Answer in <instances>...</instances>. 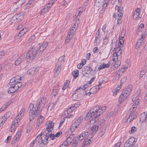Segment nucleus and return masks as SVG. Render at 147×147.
Instances as JSON below:
<instances>
[{
	"label": "nucleus",
	"mask_w": 147,
	"mask_h": 147,
	"mask_svg": "<svg viewBox=\"0 0 147 147\" xmlns=\"http://www.w3.org/2000/svg\"><path fill=\"white\" fill-rule=\"evenodd\" d=\"M55 105L54 103L52 102L49 104V107L48 108V110L51 111L54 107Z\"/></svg>",
	"instance_id": "nucleus-39"
},
{
	"label": "nucleus",
	"mask_w": 147,
	"mask_h": 147,
	"mask_svg": "<svg viewBox=\"0 0 147 147\" xmlns=\"http://www.w3.org/2000/svg\"><path fill=\"white\" fill-rule=\"evenodd\" d=\"M98 128V126L97 125H94L92 127L91 130L93 134L95 133L97 131Z\"/></svg>",
	"instance_id": "nucleus-31"
},
{
	"label": "nucleus",
	"mask_w": 147,
	"mask_h": 147,
	"mask_svg": "<svg viewBox=\"0 0 147 147\" xmlns=\"http://www.w3.org/2000/svg\"><path fill=\"white\" fill-rule=\"evenodd\" d=\"M144 25L143 24H141L139 28V30L140 31H141L143 29V28L144 27Z\"/></svg>",
	"instance_id": "nucleus-62"
},
{
	"label": "nucleus",
	"mask_w": 147,
	"mask_h": 147,
	"mask_svg": "<svg viewBox=\"0 0 147 147\" xmlns=\"http://www.w3.org/2000/svg\"><path fill=\"white\" fill-rule=\"evenodd\" d=\"M129 115H127L126 118L127 119V122L130 123L132 120L137 117L136 112H129Z\"/></svg>",
	"instance_id": "nucleus-9"
},
{
	"label": "nucleus",
	"mask_w": 147,
	"mask_h": 147,
	"mask_svg": "<svg viewBox=\"0 0 147 147\" xmlns=\"http://www.w3.org/2000/svg\"><path fill=\"white\" fill-rule=\"evenodd\" d=\"M74 138L75 136L74 134L71 135L69 136L67 138L66 140L67 141V142L70 144L73 141Z\"/></svg>",
	"instance_id": "nucleus-23"
},
{
	"label": "nucleus",
	"mask_w": 147,
	"mask_h": 147,
	"mask_svg": "<svg viewBox=\"0 0 147 147\" xmlns=\"http://www.w3.org/2000/svg\"><path fill=\"white\" fill-rule=\"evenodd\" d=\"M91 141L90 139L87 138L85 139L83 142V144L85 145H88L91 142Z\"/></svg>",
	"instance_id": "nucleus-35"
},
{
	"label": "nucleus",
	"mask_w": 147,
	"mask_h": 147,
	"mask_svg": "<svg viewBox=\"0 0 147 147\" xmlns=\"http://www.w3.org/2000/svg\"><path fill=\"white\" fill-rule=\"evenodd\" d=\"M81 91L79 94V97H81L82 96L85 95V94H86V90L83 88V89H81Z\"/></svg>",
	"instance_id": "nucleus-32"
},
{
	"label": "nucleus",
	"mask_w": 147,
	"mask_h": 147,
	"mask_svg": "<svg viewBox=\"0 0 147 147\" xmlns=\"http://www.w3.org/2000/svg\"><path fill=\"white\" fill-rule=\"evenodd\" d=\"M72 38V36H67V37L65 39V44H67L68 42H69L71 39Z\"/></svg>",
	"instance_id": "nucleus-42"
},
{
	"label": "nucleus",
	"mask_w": 147,
	"mask_h": 147,
	"mask_svg": "<svg viewBox=\"0 0 147 147\" xmlns=\"http://www.w3.org/2000/svg\"><path fill=\"white\" fill-rule=\"evenodd\" d=\"M144 38H145V36H143L142 34L141 37V38L138 40L136 45L137 48H139L140 46L143 44V40Z\"/></svg>",
	"instance_id": "nucleus-18"
},
{
	"label": "nucleus",
	"mask_w": 147,
	"mask_h": 147,
	"mask_svg": "<svg viewBox=\"0 0 147 147\" xmlns=\"http://www.w3.org/2000/svg\"><path fill=\"white\" fill-rule=\"evenodd\" d=\"M47 134V136H49V137H50L51 140H54L55 138V135L52 134Z\"/></svg>",
	"instance_id": "nucleus-41"
},
{
	"label": "nucleus",
	"mask_w": 147,
	"mask_h": 147,
	"mask_svg": "<svg viewBox=\"0 0 147 147\" xmlns=\"http://www.w3.org/2000/svg\"><path fill=\"white\" fill-rule=\"evenodd\" d=\"M15 87L14 86H12L9 88L8 90L7 91L8 93L11 94L13 93L17 90L15 88Z\"/></svg>",
	"instance_id": "nucleus-25"
},
{
	"label": "nucleus",
	"mask_w": 147,
	"mask_h": 147,
	"mask_svg": "<svg viewBox=\"0 0 147 147\" xmlns=\"http://www.w3.org/2000/svg\"><path fill=\"white\" fill-rule=\"evenodd\" d=\"M5 53L4 51H1L0 52V59L5 55Z\"/></svg>",
	"instance_id": "nucleus-52"
},
{
	"label": "nucleus",
	"mask_w": 147,
	"mask_h": 147,
	"mask_svg": "<svg viewBox=\"0 0 147 147\" xmlns=\"http://www.w3.org/2000/svg\"><path fill=\"white\" fill-rule=\"evenodd\" d=\"M111 50L112 51H113L115 50V48L114 47H115L116 46V44L115 43H112L111 44Z\"/></svg>",
	"instance_id": "nucleus-47"
},
{
	"label": "nucleus",
	"mask_w": 147,
	"mask_h": 147,
	"mask_svg": "<svg viewBox=\"0 0 147 147\" xmlns=\"http://www.w3.org/2000/svg\"><path fill=\"white\" fill-rule=\"evenodd\" d=\"M35 39V36H31L28 40L26 46L31 45L28 52L26 53L25 60L27 62L32 61L38 54H41L42 52L47 47L48 44L47 42H44L41 45L37 42H33Z\"/></svg>",
	"instance_id": "nucleus-1"
},
{
	"label": "nucleus",
	"mask_w": 147,
	"mask_h": 147,
	"mask_svg": "<svg viewBox=\"0 0 147 147\" xmlns=\"http://www.w3.org/2000/svg\"><path fill=\"white\" fill-rule=\"evenodd\" d=\"M80 123L77 120H76L74 123L72 124V127H74L75 128H76L79 125Z\"/></svg>",
	"instance_id": "nucleus-37"
},
{
	"label": "nucleus",
	"mask_w": 147,
	"mask_h": 147,
	"mask_svg": "<svg viewBox=\"0 0 147 147\" xmlns=\"http://www.w3.org/2000/svg\"><path fill=\"white\" fill-rule=\"evenodd\" d=\"M46 98L45 97H43L39 101L38 104L37 105L36 107H37L36 109L35 108L36 113L37 115H38L40 113L41 111L40 109L44 107L46 103Z\"/></svg>",
	"instance_id": "nucleus-5"
},
{
	"label": "nucleus",
	"mask_w": 147,
	"mask_h": 147,
	"mask_svg": "<svg viewBox=\"0 0 147 147\" xmlns=\"http://www.w3.org/2000/svg\"><path fill=\"white\" fill-rule=\"evenodd\" d=\"M100 107L98 106H96L92 108L87 114L86 116L85 117V119L88 120L95 115L96 113H99V110Z\"/></svg>",
	"instance_id": "nucleus-3"
},
{
	"label": "nucleus",
	"mask_w": 147,
	"mask_h": 147,
	"mask_svg": "<svg viewBox=\"0 0 147 147\" xmlns=\"http://www.w3.org/2000/svg\"><path fill=\"white\" fill-rule=\"evenodd\" d=\"M119 90V89H115L114 91H113V96H115L117 95V92H118Z\"/></svg>",
	"instance_id": "nucleus-59"
},
{
	"label": "nucleus",
	"mask_w": 147,
	"mask_h": 147,
	"mask_svg": "<svg viewBox=\"0 0 147 147\" xmlns=\"http://www.w3.org/2000/svg\"><path fill=\"white\" fill-rule=\"evenodd\" d=\"M132 88V85L129 84L127 86L126 89H124L123 91L122 94L120 95V98L122 99L121 101H123L126 99L130 93Z\"/></svg>",
	"instance_id": "nucleus-2"
},
{
	"label": "nucleus",
	"mask_w": 147,
	"mask_h": 147,
	"mask_svg": "<svg viewBox=\"0 0 147 147\" xmlns=\"http://www.w3.org/2000/svg\"><path fill=\"white\" fill-rule=\"evenodd\" d=\"M21 80V77L18 76H16L10 80L9 84L11 86L14 85H16V83L20 81Z\"/></svg>",
	"instance_id": "nucleus-10"
},
{
	"label": "nucleus",
	"mask_w": 147,
	"mask_h": 147,
	"mask_svg": "<svg viewBox=\"0 0 147 147\" xmlns=\"http://www.w3.org/2000/svg\"><path fill=\"white\" fill-rule=\"evenodd\" d=\"M44 117L42 115L39 116L36 122L38 124H39L38 125L42 123L44 120Z\"/></svg>",
	"instance_id": "nucleus-30"
},
{
	"label": "nucleus",
	"mask_w": 147,
	"mask_h": 147,
	"mask_svg": "<svg viewBox=\"0 0 147 147\" xmlns=\"http://www.w3.org/2000/svg\"><path fill=\"white\" fill-rule=\"evenodd\" d=\"M119 54L117 53H115L113 54V61H115L116 60H117L118 58V55Z\"/></svg>",
	"instance_id": "nucleus-40"
},
{
	"label": "nucleus",
	"mask_w": 147,
	"mask_h": 147,
	"mask_svg": "<svg viewBox=\"0 0 147 147\" xmlns=\"http://www.w3.org/2000/svg\"><path fill=\"white\" fill-rule=\"evenodd\" d=\"M34 1H33L32 0H30L26 4V7H29L32 2Z\"/></svg>",
	"instance_id": "nucleus-54"
},
{
	"label": "nucleus",
	"mask_w": 147,
	"mask_h": 147,
	"mask_svg": "<svg viewBox=\"0 0 147 147\" xmlns=\"http://www.w3.org/2000/svg\"><path fill=\"white\" fill-rule=\"evenodd\" d=\"M34 108V105L33 104H30L28 108V111L29 113V119L30 121L33 120L37 115V114L34 111H32Z\"/></svg>",
	"instance_id": "nucleus-6"
},
{
	"label": "nucleus",
	"mask_w": 147,
	"mask_h": 147,
	"mask_svg": "<svg viewBox=\"0 0 147 147\" xmlns=\"http://www.w3.org/2000/svg\"><path fill=\"white\" fill-rule=\"evenodd\" d=\"M132 101L135 102L132 105L129 112H136L135 111L140 101V100L136 95H134L132 96Z\"/></svg>",
	"instance_id": "nucleus-4"
},
{
	"label": "nucleus",
	"mask_w": 147,
	"mask_h": 147,
	"mask_svg": "<svg viewBox=\"0 0 147 147\" xmlns=\"http://www.w3.org/2000/svg\"><path fill=\"white\" fill-rule=\"evenodd\" d=\"M76 106V105H75V106H71L66 111H65L64 112L65 114V115H67L66 116L67 117L69 118L71 117V116L72 115H70V116H69L68 115L73 110L75 109L77 107Z\"/></svg>",
	"instance_id": "nucleus-17"
},
{
	"label": "nucleus",
	"mask_w": 147,
	"mask_h": 147,
	"mask_svg": "<svg viewBox=\"0 0 147 147\" xmlns=\"http://www.w3.org/2000/svg\"><path fill=\"white\" fill-rule=\"evenodd\" d=\"M140 118V121H147V117L145 112L141 114Z\"/></svg>",
	"instance_id": "nucleus-20"
},
{
	"label": "nucleus",
	"mask_w": 147,
	"mask_h": 147,
	"mask_svg": "<svg viewBox=\"0 0 147 147\" xmlns=\"http://www.w3.org/2000/svg\"><path fill=\"white\" fill-rule=\"evenodd\" d=\"M83 136L81 134L80 135H78L77 136V139L78 140H79L80 141L83 140L84 139V137H83Z\"/></svg>",
	"instance_id": "nucleus-50"
},
{
	"label": "nucleus",
	"mask_w": 147,
	"mask_h": 147,
	"mask_svg": "<svg viewBox=\"0 0 147 147\" xmlns=\"http://www.w3.org/2000/svg\"><path fill=\"white\" fill-rule=\"evenodd\" d=\"M123 7H118V13L117 14L118 17H119V19L121 18L123 15Z\"/></svg>",
	"instance_id": "nucleus-19"
},
{
	"label": "nucleus",
	"mask_w": 147,
	"mask_h": 147,
	"mask_svg": "<svg viewBox=\"0 0 147 147\" xmlns=\"http://www.w3.org/2000/svg\"><path fill=\"white\" fill-rule=\"evenodd\" d=\"M100 107V109L99 110V114L100 115L103 112L105 111L106 109V107L105 106H104L101 107Z\"/></svg>",
	"instance_id": "nucleus-33"
},
{
	"label": "nucleus",
	"mask_w": 147,
	"mask_h": 147,
	"mask_svg": "<svg viewBox=\"0 0 147 147\" xmlns=\"http://www.w3.org/2000/svg\"><path fill=\"white\" fill-rule=\"evenodd\" d=\"M74 32H73L71 30H69L68 32V36H72L73 35H74Z\"/></svg>",
	"instance_id": "nucleus-57"
},
{
	"label": "nucleus",
	"mask_w": 147,
	"mask_h": 147,
	"mask_svg": "<svg viewBox=\"0 0 147 147\" xmlns=\"http://www.w3.org/2000/svg\"><path fill=\"white\" fill-rule=\"evenodd\" d=\"M22 83L20 81L16 83V85L14 86L16 89L17 90L18 88H20L22 86Z\"/></svg>",
	"instance_id": "nucleus-36"
},
{
	"label": "nucleus",
	"mask_w": 147,
	"mask_h": 147,
	"mask_svg": "<svg viewBox=\"0 0 147 147\" xmlns=\"http://www.w3.org/2000/svg\"><path fill=\"white\" fill-rule=\"evenodd\" d=\"M59 91V88L58 85L55 87H54L53 90V91L52 93V94L54 96H55L57 94V92Z\"/></svg>",
	"instance_id": "nucleus-28"
},
{
	"label": "nucleus",
	"mask_w": 147,
	"mask_h": 147,
	"mask_svg": "<svg viewBox=\"0 0 147 147\" xmlns=\"http://www.w3.org/2000/svg\"><path fill=\"white\" fill-rule=\"evenodd\" d=\"M38 69L34 67L29 69L27 71V74L29 75H33L36 74L38 71Z\"/></svg>",
	"instance_id": "nucleus-16"
},
{
	"label": "nucleus",
	"mask_w": 147,
	"mask_h": 147,
	"mask_svg": "<svg viewBox=\"0 0 147 147\" xmlns=\"http://www.w3.org/2000/svg\"><path fill=\"white\" fill-rule=\"evenodd\" d=\"M103 44L104 45H106L107 43L108 42V38L106 36L104 39L103 40Z\"/></svg>",
	"instance_id": "nucleus-51"
},
{
	"label": "nucleus",
	"mask_w": 147,
	"mask_h": 147,
	"mask_svg": "<svg viewBox=\"0 0 147 147\" xmlns=\"http://www.w3.org/2000/svg\"><path fill=\"white\" fill-rule=\"evenodd\" d=\"M139 13H138L136 12H134V14L133 15V18L134 19H135L137 18L138 17H140L139 16Z\"/></svg>",
	"instance_id": "nucleus-45"
},
{
	"label": "nucleus",
	"mask_w": 147,
	"mask_h": 147,
	"mask_svg": "<svg viewBox=\"0 0 147 147\" xmlns=\"http://www.w3.org/2000/svg\"><path fill=\"white\" fill-rule=\"evenodd\" d=\"M24 112H25L24 108H22L19 113V114H20V115H21L20 116L21 117L22 116V115H21L22 114V113L23 114Z\"/></svg>",
	"instance_id": "nucleus-64"
},
{
	"label": "nucleus",
	"mask_w": 147,
	"mask_h": 147,
	"mask_svg": "<svg viewBox=\"0 0 147 147\" xmlns=\"http://www.w3.org/2000/svg\"><path fill=\"white\" fill-rule=\"evenodd\" d=\"M46 124L47 125L46 127L47 132H46V133H47V134L50 133V132L53 129L54 123H53L51 121H49V122L47 123Z\"/></svg>",
	"instance_id": "nucleus-11"
},
{
	"label": "nucleus",
	"mask_w": 147,
	"mask_h": 147,
	"mask_svg": "<svg viewBox=\"0 0 147 147\" xmlns=\"http://www.w3.org/2000/svg\"><path fill=\"white\" fill-rule=\"evenodd\" d=\"M92 70V69L89 67L84 66L82 69V74L83 76L88 77Z\"/></svg>",
	"instance_id": "nucleus-8"
},
{
	"label": "nucleus",
	"mask_w": 147,
	"mask_h": 147,
	"mask_svg": "<svg viewBox=\"0 0 147 147\" xmlns=\"http://www.w3.org/2000/svg\"><path fill=\"white\" fill-rule=\"evenodd\" d=\"M121 73L118 72L117 74L115 75L114 78L116 80L118 79L119 78V76H120Z\"/></svg>",
	"instance_id": "nucleus-55"
},
{
	"label": "nucleus",
	"mask_w": 147,
	"mask_h": 147,
	"mask_svg": "<svg viewBox=\"0 0 147 147\" xmlns=\"http://www.w3.org/2000/svg\"><path fill=\"white\" fill-rule=\"evenodd\" d=\"M81 89H83V88H82L81 87L79 88H78L75 91V93L73 94V97L74 98V97H75L76 95H79V94L80 92L81 91Z\"/></svg>",
	"instance_id": "nucleus-27"
},
{
	"label": "nucleus",
	"mask_w": 147,
	"mask_h": 147,
	"mask_svg": "<svg viewBox=\"0 0 147 147\" xmlns=\"http://www.w3.org/2000/svg\"><path fill=\"white\" fill-rule=\"evenodd\" d=\"M36 146L39 147L42 145V139L41 137V136L39 135L36 137L34 140Z\"/></svg>",
	"instance_id": "nucleus-13"
},
{
	"label": "nucleus",
	"mask_w": 147,
	"mask_h": 147,
	"mask_svg": "<svg viewBox=\"0 0 147 147\" xmlns=\"http://www.w3.org/2000/svg\"><path fill=\"white\" fill-rule=\"evenodd\" d=\"M147 69L144 68L140 72V75L143 76L147 72Z\"/></svg>",
	"instance_id": "nucleus-46"
},
{
	"label": "nucleus",
	"mask_w": 147,
	"mask_h": 147,
	"mask_svg": "<svg viewBox=\"0 0 147 147\" xmlns=\"http://www.w3.org/2000/svg\"><path fill=\"white\" fill-rule=\"evenodd\" d=\"M119 42L120 45L119 46L120 47H122L123 46V45L124 43V37H121V38H119Z\"/></svg>",
	"instance_id": "nucleus-34"
},
{
	"label": "nucleus",
	"mask_w": 147,
	"mask_h": 147,
	"mask_svg": "<svg viewBox=\"0 0 147 147\" xmlns=\"http://www.w3.org/2000/svg\"><path fill=\"white\" fill-rule=\"evenodd\" d=\"M72 75L73 76L74 78H76L79 74V71L78 70L76 69L72 72Z\"/></svg>",
	"instance_id": "nucleus-29"
},
{
	"label": "nucleus",
	"mask_w": 147,
	"mask_h": 147,
	"mask_svg": "<svg viewBox=\"0 0 147 147\" xmlns=\"http://www.w3.org/2000/svg\"><path fill=\"white\" fill-rule=\"evenodd\" d=\"M20 15H21V14L20 13H19L17 15H15V16H17V17H16L17 20V21H20L22 18V16H21Z\"/></svg>",
	"instance_id": "nucleus-49"
},
{
	"label": "nucleus",
	"mask_w": 147,
	"mask_h": 147,
	"mask_svg": "<svg viewBox=\"0 0 147 147\" xmlns=\"http://www.w3.org/2000/svg\"><path fill=\"white\" fill-rule=\"evenodd\" d=\"M121 47H117V48H116L115 50V53H117L119 54V51L121 50Z\"/></svg>",
	"instance_id": "nucleus-60"
},
{
	"label": "nucleus",
	"mask_w": 147,
	"mask_h": 147,
	"mask_svg": "<svg viewBox=\"0 0 147 147\" xmlns=\"http://www.w3.org/2000/svg\"><path fill=\"white\" fill-rule=\"evenodd\" d=\"M125 68L126 67H125V66L122 67L119 70V72H118L120 73H123L124 72Z\"/></svg>",
	"instance_id": "nucleus-48"
},
{
	"label": "nucleus",
	"mask_w": 147,
	"mask_h": 147,
	"mask_svg": "<svg viewBox=\"0 0 147 147\" xmlns=\"http://www.w3.org/2000/svg\"><path fill=\"white\" fill-rule=\"evenodd\" d=\"M79 22L78 21V22H77L76 23H75L74 25L73 26V27L72 28H74V29H77L78 26V25L79 24Z\"/></svg>",
	"instance_id": "nucleus-53"
},
{
	"label": "nucleus",
	"mask_w": 147,
	"mask_h": 147,
	"mask_svg": "<svg viewBox=\"0 0 147 147\" xmlns=\"http://www.w3.org/2000/svg\"><path fill=\"white\" fill-rule=\"evenodd\" d=\"M47 133H46V135L44 134L43 136H42V134L41 135L42 139V145L47 144L48 142V141L51 140H48L49 137V136H47Z\"/></svg>",
	"instance_id": "nucleus-15"
},
{
	"label": "nucleus",
	"mask_w": 147,
	"mask_h": 147,
	"mask_svg": "<svg viewBox=\"0 0 147 147\" xmlns=\"http://www.w3.org/2000/svg\"><path fill=\"white\" fill-rule=\"evenodd\" d=\"M135 143V138H130L125 142L124 147H134V145Z\"/></svg>",
	"instance_id": "nucleus-7"
},
{
	"label": "nucleus",
	"mask_w": 147,
	"mask_h": 147,
	"mask_svg": "<svg viewBox=\"0 0 147 147\" xmlns=\"http://www.w3.org/2000/svg\"><path fill=\"white\" fill-rule=\"evenodd\" d=\"M137 129L135 127H133L131 128L130 130L129 131V133L130 134H133L137 131Z\"/></svg>",
	"instance_id": "nucleus-38"
},
{
	"label": "nucleus",
	"mask_w": 147,
	"mask_h": 147,
	"mask_svg": "<svg viewBox=\"0 0 147 147\" xmlns=\"http://www.w3.org/2000/svg\"><path fill=\"white\" fill-rule=\"evenodd\" d=\"M100 114H97L95 117L93 118L90 121V122L92 123H95L100 118Z\"/></svg>",
	"instance_id": "nucleus-22"
},
{
	"label": "nucleus",
	"mask_w": 147,
	"mask_h": 147,
	"mask_svg": "<svg viewBox=\"0 0 147 147\" xmlns=\"http://www.w3.org/2000/svg\"><path fill=\"white\" fill-rule=\"evenodd\" d=\"M105 129H100V132L99 133V135L101 137H102L104 134L105 132Z\"/></svg>",
	"instance_id": "nucleus-44"
},
{
	"label": "nucleus",
	"mask_w": 147,
	"mask_h": 147,
	"mask_svg": "<svg viewBox=\"0 0 147 147\" xmlns=\"http://www.w3.org/2000/svg\"><path fill=\"white\" fill-rule=\"evenodd\" d=\"M84 9H83L82 11L78 10V13L77 15V16L76 18H77L78 16H80L82 15L83 12L84 11Z\"/></svg>",
	"instance_id": "nucleus-56"
},
{
	"label": "nucleus",
	"mask_w": 147,
	"mask_h": 147,
	"mask_svg": "<svg viewBox=\"0 0 147 147\" xmlns=\"http://www.w3.org/2000/svg\"><path fill=\"white\" fill-rule=\"evenodd\" d=\"M83 117L82 116H80L77 119L80 123L83 120Z\"/></svg>",
	"instance_id": "nucleus-63"
},
{
	"label": "nucleus",
	"mask_w": 147,
	"mask_h": 147,
	"mask_svg": "<svg viewBox=\"0 0 147 147\" xmlns=\"http://www.w3.org/2000/svg\"><path fill=\"white\" fill-rule=\"evenodd\" d=\"M93 90L92 88H91L90 89V92L88 93H86V94H85V95H88L89 96H90V94H93L94 93V92H92V90Z\"/></svg>",
	"instance_id": "nucleus-61"
},
{
	"label": "nucleus",
	"mask_w": 147,
	"mask_h": 147,
	"mask_svg": "<svg viewBox=\"0 0 147 147\" xmlns=\"http://www.w3.org/2000/svg\"><path fill=\"white\" fill-rule=\"evenodd\" d=\"M81 134L83 136V137L85 138L88 134V131L84 132Z\"/></svg>",
	"instance_id": "nucleus-58"
},
{
	"label": "nucleus",
	"mask_w": 147,
	"mask_h": 147,
	"mask_svg": "<svg viewBox=\"0 0 147 147\" xmlns=\"http://www.w3.org/2000/svg\"><path fill=\"white\" fill-rule=\"evenodd\" d=\"M32 126L29 124H28L26 126V131L27 133L29 132L31 129Z\"/></svg>",
	"instance_id": "nucleus-43"
},
{
	"label": "nucleus",
	"mask_w": 147,
	"mask_h": 147,
	"mask_svg": "<svg viewBox=\"0 0 147 147\" xmlns=\"http://www.w3.org/2000/svg\"><path fill=\"white\" fill-rule=\"evenodd\" d=\"M109 67L110 65L108 64H106L105 63H103L99 66L98 69L99 70H100V69H104L105 68H109Z\"/></svg>",
	"instance_id": "nucleus-24"
},
{
	"label": "nucleus",
	"mask_w": 147,
	"mask_h": 147,
	"mask_svg": "<svg viewBox=\"0 0 147 147\" xmlns=\"http://www.w3.org/2000/svg\"><path fill=\"white\" fill-rule=\"evenodd\" d=\"M61 65L58 64H56L55 65V67L53 71L54 73V77H57L61 71Z\"/></svg>",
	"instance_id": "nucleus-14"
},
{
	"label": "nucleus",
	"mask_w": 147,
	"mask_h": 147,
	"mask_svg": "<svg viewBox=\"0 0 147 147\" xmlns=\"http://www.w3.org/2000/svg\"><path fill=\"white\" fill-rule=\"evenodd\" d=\"M11 115V112L9 111L7 112L6 114H5L4 116L0 118L2 119V120L5 122L6 121L7 119L9 118Z\"/></svg>",
	"instance_id": "nucleus-21"
},
{
	"label": "nucleus",
	"mask_w": 147,
	"mask_h": 147,
	"mask_svg": "<svg viewBox=\"0 0 147 147\" xmlns=\"http://www.w3.org/2000/svg\"><path fill=\"white\" fill-rule=\"evenodd\" d=\"M28 29L26 28H23L19 32L18 35L20 37L22 35H24L25 33L27 31Z\"/></svg>",
	"instance_id": "nucleus-26"
},
{
	"label": "nucleus",
	"mask_w": 147,
	"mask_h": 147,
	"mask_svg": "<svg viewBox=\"0 0 147 147\" xmlns=\"http://www.w3.org/2000/svg\"><path fill=\"white\" fill-rule=\"evenodd\" d=\"M26 54H23L20 56L16 61L15 65H18L20 64L26 58Z\"/></svg>",
	"instance_id": "nucleus-12"
}]
</instances>
